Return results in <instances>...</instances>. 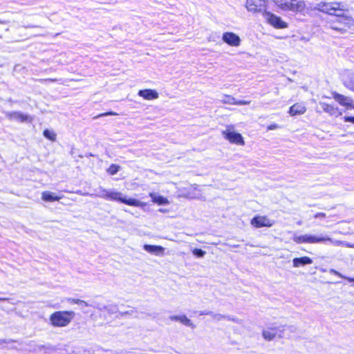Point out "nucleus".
<instances>
[{
    "label": "nucleus",
    "mask_w": 354,
    "mask_h": 354,
    "mask_svg": "<svg viewBox=\"0 0 354 354\" xmlns=\"http://www.w3.org/2000/svg\"><path fill=\"white\" fill-rule=\"evenodd\" d=\"M102 197L104 199L112 201H117L129 206L144 207L147 205L146 203L141 202L138 199L133 198H127L125 197H123L122 193L119 192L104 190L102 194Z\"/></svg>",
    "instance_id": "obj_1"
},
{
    "label": "nucleus",
    "mask_w": 354,
    "mask_h": 354,
    "mask_svg": "<svg viewBox=\"0 0 354 354\" xmlns=\"http://www.w3.org/2000/svg\"><path fill=\"white\" fill-rule=\"evenodd\" d=\"M75 317V313L71 310H60L53 313L49 317L50 324L54 327H65Z\"/></svg>",
    "instance_id": "obj_2"
},
{
    "label": "nucleus",
    "mask_w": 354,
    "mask_h": 354,
    "mask_svg": "<svg viewBox=\"0 0 354 354\" xmlns=\"http://www.w3.org/2000/svg\"><path fill=\"white\" fill-rule=\"evenodd\" d=\"M353 24V19L345 12L339 13L334 19L328 21L329 27L339 32H345Z\"/></svg>",
    "instance_id": "obj_3"
},
{
    "label": "nucleus",
    "mask_w": 354,
    "mask_h": 354,
    "mask_svg": "<svg viewBox=\"0 0 354 354\" xmlns=\"http://www.w3.org/2000/svg\"><path fill=\"white\" fill-rule=\"evenodd\" d=\"M278 7L284 11H291L294 12H303L306 10V3L301 0H289L281 1Z\"/></svg>",
    "instance_id": "obj_4"
},
{
    "label": "nucleus",
    "mask_w": 354,
    "mask_h": 354,
    "mask_svg": "<svg viewBox=\"0 0 354 354\" xmlns=\"http://www.w3.org/2000/svg\"><path fill=\"white\" fill-rule=\"evenodd\" d=\"M292 240L297 244L302 243H319L330 241V239L327 236H315L312 234L295 235L292 237Z\"/></svg>",
    "instance_id": "obj_5"
},
{
    "label": "nucleus",
    "mask_w": 354,
    "mask_h": 354,
    "mask_svg": "<svg viewBox=\"0 0 354 354\" xmlns=\"http://www.w3.org/2000/svg\"><path fill=\"white\" fill-rule=\"evenodd\" d=\"M263 15L266 17L268 23L277 29H283L288 27V23L283 21L281 17L270 12L265 11Z\"/></svg>",
    "instance_id": "obj_6"
},
{
    "label": "nucleus",
    "mask_w": 354,
    "mask_h": 354,
    "mask_svg": "<svg viewBox=\"0 0 354 354\" xmlns=\"http://www.w3.org/2000/svg\"><path fill=\"white\" fill-rule=\"evenodd\" d=\"M227 128L228 129L222 132L223 137L230 143L243 146L245 145V141L241 134L235 131H230V129H232V127H228Z\"/></svg>",
    "instance_id": "obj_7"
},
{
    "label": "nucleus",
    "mask_w": 354,
    "mask_h": 354,
    "mask_svg": "<svg viewBox=\"0 0 354 354\" xmlns=\"http://www.w3.org/2000/svg\"><path fill=\"white\" fill-rule=\"evenodd\" d=\"M274 223V221L270 219L268 216L259 215L254 216L250 221V224L256 228L270 227Z\"/></svg>",
    "instance_id": "obj_8"
},
{
    "label": "nucleus",
    "mask_w": 354,
    "mask_h": 354,
    "mask_svg": "<svg viewBox=\"0 0 354 354\" xmlns=\"http://www.w3.org/2000/svg\"><path fill=\"white\" fill-rule=\"evenodd\" d=\"M331 94L333 98L341 106H344L347 109H354V104L351 99L336 91H333Z\"/></svg>",
    "instance_id": "obj_9"
},
{
    "label": "nucleus",
    "mask_w": 354,
    "mask_h": 354,
    "mask_svg": "<svg viewBox=\"0 0 354 354\" xmlns=\"http://www.w3.org/2000/svg\"><path fill=\"white\" fill-rule=\"evenodd\" d=\"M319 104L323 109V111L330 115V116H334L335 118H337L340 115H342V112L339 109L337 106H336L335 104H330L326 102H320Z\"/></svg>",
    "instance_id": "obj_10"
},
{
    "label": "nucleus",
    "mask_w": 354,
    "mask_h": 354,
    "mask_svg": "<svg viewBox=\"0 0 354 354\" xmlns=\"http://www.w3.org/2000/svg\"><path fill=\"white\" fill-rule=\"evenodd\" d=\"M223 41L231 46H238L240 45V37L234 32H225L223 34Z\"/></svg>",
    "instance_id": "obj_11"
},
{
    "label": "nucleus",
    "mask_w": 354,
    "mask_h": 354,
    "mask_svg": "<svg viewBox=\"0 0 354 354\" xmlns=\"http://www.w3.org/2000/svg\"><path fill=\"white\" fill-rule=\"evenodd\" d=\"M7 117L10 120H15L21 122H31L32 120L30 116L17 111L8 113Z\"/></svg>",
    "instance_id": "obj_12"
},
{
    "label": "nucleus",
    "mask_w": 354,
    "mask_h": 354,
    "mask_svg": "<svg viewBox=\"0 0 354 354\" xmlns=\"http://www.w3.org/2000/svg\"><path fill=\"white\" fill-rule=\"evenodd\" d=\"M346 11H348V9L343 3L339 1H332L330 15L337 17L339 13L345 12Z\"/></svg>",
    "instance_id": "obj_13"
},
{
    "label": "nucleus",
    "mask_w": 354,
    "mask_h": 354,
    "mask_svg": "<svg viewBox=\"0 0 354 354\" xmlns=\"http://www.w3.org/2000/svg\"><path fill=\"white\" fill-rule=\"evenodd\" d=\"M138 94L147 100H152L158 97V93L155 90L150 88L140 90Z\"/></svg>",
    "instance_id": "obj_14"
},
{
    "label": "nucleus",
    "mask_w": 354,
    "mask_h": 354,
    "mask_svg": "<svg viewBox=\"0 0 354 354\" xmlns=\"http://www.w3.org/2000/svg\"><path fill=\"white\" fill-rule=\"evenodd\" d=\"M306 111V108L302 103L297 102L292 105L288 111V113L292 116L304 114Z\"/></svg>",
    "instance_id": "obj_15"
},
{
    "label": "nucleus",
    "mask_w": 354,
    "mask_h": 354,
    "mask_svg": "<svg viewBox=\"0 0 354 354\" xmlns=\"http://www.w3.org/2000/svg\"><path fill=\"white\" fill-rule=\"evenodd\" d=\"M143 248L147 252L156 255L163 254L165 252V248L160 245L145 244L143 245Z\"/></svg>",
    "instance_id": "obj_16"
},
{
    "label": "nucleus",
    "mask_w": 354,
    "mask_h": 354,
    "mask_svg": "<svg viewBox=\"0 0 354 354\" xmlns=\"http://www.w3.org/2000/svg\"><path fill=\"white\" fill-rule=\"evenodd\" d=\"M313 263V260L311 258L304 256L301 257H296L293 259V266L295 267H299L301 266L311 264Z\"/></svg>",
    "instance_id": "obj_17"
},
{
    "label": "nucleus",
    "mask_w": 354,
    "mask_h": 354,
    "mask_svg": "<svg viewBox=\"0 0 354 354\" xmlns=\"http://www.w3.org/2000/svg\"><path fill=\"white\" fill-rule=\"evenodd\" d=\"M223 102L232 105H248L250 104V101L237 100L231 95H225V100H223Z\"/></svg>",
    "instance_id": "obj_18"
},
{
    "label": "nucleus",
    "mask_w": 354,
    "mask_h": 354,
    "mask_svg": "<svg viewBox=\"0 0 354 354\" xmlns=\"http://www.w3.org/2000/svg\"><path fill=\"white\" fill-rule=\"evenodd\" d=\"M61 198V196H57L55 194L48 191H45L41 193V199L46 202L58 201Z\"/></svg>",
    "instance_id": "obj_19"
},
{
    "label": "nucleus",
    "mask_w": 354,
    "mask_h": 354,
    "mask_svg": "<svg viewBox=\"0 0 354 354\" xmlns=\"http://www.w3.org/2000/svg\"><path fill=\"white\" fill-rule=\"evenodd\" d=\"M277 328H269L262 332L263 337L268 341L272 340L277 335Z\"/></svg>",
    "instance_id": "obj_20"
},
{
    "label": "nucleus",
    "mask_w": 354,
    "mask_h": 354,
    "mask_svg": "<svg viewBox=\"0 0 354 354\" xmlns=\"http://www.w3.org/2000/svg\"><path fill=\"white\" fill-rule=\"evenodd\" d=\"M332 7V2L322 1L317 5V9L326 15H330V10Z\"/></svg>",
    "instance_id": "obj_21"
},
{
    "label": "nucleus",
    "mask_w": 354,
    "mask_h": 354,
    "mask_svg": "<svg viewBox=\"0 0 354 354\" xmlns=\"http://www.w3.org/2000/svg\"><path fill=\"white\" fill-rule=\"evenodd\" d=\"M261 6L256 3L253 0H248L245 3L247 10L253 13L259 12L261 11Z\"/></svg>",
    "instance_id": "obj_22"
},
{
    "label": "nucleus",
    "mask_w": 354,
    "mask_h": 354,
    "mask_svg": "<svg viewBox=\"0 0 354 354\" xmlns=\"http://www.w3.org/2000/svg\"><path fill=\"white\" fill-rule=\"evenodd\" d=\"M170 319L172 321H178L186 326L192 325L191 320L188 319L186 315H174L170 317Z\"/></svg>",
    "instance_id": "obj_23"
},
{
    "label": "nucleus",
    "mask_w": 354,
    "mask_h": 354,
    "mask_svg": "<svg viewBox=\"0 0 354 354\" xmlns=\"http://www.w3.org/2000/svg\"><path fill=\"white\" fill-rule=\"evenodd\" d=\"M151 197H152V201L158 205H165L168 203V201L166 198L159 196H153V194L151 193L149 194Z\"/></svg>",
    "instance_id": "obj_24"
},
{
    "label": "nucleus",
    "mask_w": 354,
    "mask_h": 354,
    "mask_svg": "<svg viewBox=\"0 0 354 354\" xmlns=\"http://www.w3.org/2000/svg\"><path fill=\"white\" fill-rule=\"evenodd\" d=\"M120 167L115 164H111L106 169L107 173L109 175H114L118 173L120 170Z\"/></svg>",
    "instance_id": "obj_25"
},
{
    "label": "nucleus",
    "mask_w": 354,
    "mask_h": 354,
    "mask_svg": "<svg viewBox=\"0 0 354 354\" xmlns=\"http://www.w3.org/2000/svg\"><path fill=\"white\" fill-rule=\"evenodd\" d=\"M68 302L71 304H78V305H83L84 306H88V304L87 302H86L84 300L80 299H75V298H68L67 299Z\"/></svg>",
    "instance_id": "obj_26"
},
{
    "label": "nucleus",
    "mask_w": 354,
    "mask_h": 354,
    "mask_svg": "<svg viewBox=\"0 0 354 354\" xmlns=\"http://www.w3.org/2000/svg\"><path fill=\"white\" fill-rule=\"evenodd\" d=\"M43 134L47 139L51 141H55L56 140V134L52 131L45 129Z\"/></svg>",
    "instance_id": "obj_27"
},
{
    "label": "nucleus",
    "mask_w": 354,
    "mask_h": 354,
    "mask_svg": "<svg viewBox=\"0 0 354 354\" xmlns=\"http://www.w3.org/2000/svg\"><path fill=\"white\" fill-rule=\"evenodd\" d=\"M344 86L350 90L354 91V80L352 77L347 79L344 82Z\"/></svg>",
    "instance_id": "obj_28"
},
{
    "label": "nucleus",
    "mask_w": 354,
    "mask_h": 354,
    "mask_svg": "<svg viewBox=\"0 0 354 354\" xmlns=\"http://www.w3.org/2000/svg\"><path fill=\"white\" fill-rule=\"evenodd\" d=\"M192 253L197 257H203L205 254V252L200 248H194Z\"/></svg>",
    "instance_id": "obj_29"
},
{
    "label": "nucleus",
    "mask_w": 354,
    "mask_h": 354,
    "mask_svg": "<svg viewBox=\"0 0 354 354\" xmlns=\"http://www.w3.org/2000/svg\"><path fill=\"white\" fill-rule=\"evenodd\" d=\"M118 113L113 112V111H108L105 113H100L97 115V116L94 117V118H98L100 117L107 116V115H117Z\"/></svg>",
    "instance_id": "obj_30"
},
{
    "label": "nucleus",
    "mask_w": 354,
    "mask_h": 354,
    "mask_svg": "<svg viewBox=\"0 0 354 354\" xmlns=\"http://www.w3.org/2000/svg\"><path fill=\"white\" fill-rule=\"evenodd\" d=\"M313 217L315 218H324L326 217V215L325 213L323 212H318L314 214Z\"/></svg>",
    "instance_id": "obj_31"
},
{
    "label": "nucleus",
    "mask_w": 354,
    "mask_h": 354,
    "mask_svg": "<svg viewBox=\"0 0 354 354\" xmlns=\"http://www.w3.org/2000/svg\"><path fill=\"white\" fill-rule=\"evenodd\" d=\"M343 120L346 122H351L354 124V116H344Z\"/></svg>",
    "instance_id": "obj_32"
},
{
    "label": "nucleus",
    "mask_w": 354,
    "mask_h": 354,
    "mask_svg": "<svg viewBox=\"0 0 354 354\" xmlns=\"http://www.w3.org/2000/svg\"><path fill=\"white\" fill-rule=\"evenodd\" d=\"M280 127L277 125V124H271L269 126L267 127L266 130L270 131V130H274L277 129H279Z\"/></svg>",
    "instance_id": "obj_33"
},
{
    "label": "nucleus",
    "mask_w": 354,
    "mask_h": 354,
    "mask_svg": "<svg viewBox=\"0 0 354 354\" xmlns=\"http://www.w3.org/2000/svg\"><path fill=\"white\" fill-rule=\"evenodd\" d=\"M324 97L330 99V97H327V96H324Z\"/></svg>",
    "instance_id": "obj_34"
},
{
    "label": "nucleus",
    "mask_w": 354,
    "mask_h": 354,
    "mask_svg": "<svg viewBox=\"0 0 354 354\" xmlns=\"http://www.w3.org/2000/svg\"><path fill=\"white\" fill-rule=\"evenodd\" d=\"M1 23V21H0V24Z\"/></svg>",
    "instance_id": "obj_35"
},
{
    "label": "nucleus",
    "mask_w": 354,
    "mask_h": 354,
    "mask_svg": "<svg viewBox=\"0 0 354 354\" xmlns=\"http://www.w3.org/2000/svg\"><path fill=\"white\" fill-rule=\"evenodd\" d=\"M0 300H1V299H0Z\"/></svg>",
    "instance_id": "obj_36"
}]
</instances>
